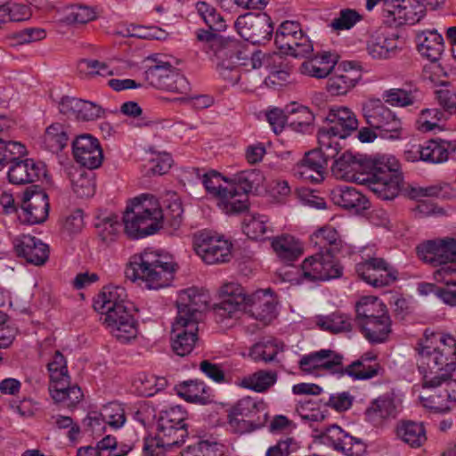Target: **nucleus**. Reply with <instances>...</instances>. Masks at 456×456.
Returning a JSON list of instances; mask_svg holds the SVG:
<instances>
[{
    "mask_svg": "<svg viewBox=\"0 0 456 456\" xmlns=\"http://www.w3.org/2000/svg\"><path fill=\"white\" fill-rule=\"evenodd\" d=\"M419 369L423 387H439L456 365V339L443 333L428 331L419 344Z\"/></svg>",
    "mask_w": 456,
    "mask_h": 456,
    "instance_id": "obj_1",
    "label": "nucleus"
},
{
    "mask_svg": "<svg viewBox=\"0 0 456 456\" xmlns=\"http://www.w3.org/2000/svg\"><path fill=\"white\" fill-rule=\"evenodd\" d=\"M123 287L109 285L102 289L94 302V309L109 332L120 343H128L137 337V326L131 314Z\"/></svg>",
    "mask_w": 456,
    "mask_h": 456,
    "instance_id": "obj_2",
    "label": "nucleus"
},
{
    "mask_svg": "<svg viewBox=\"0 0 456 456\" xmlns=\"http://www.w3.org/2000/svg\"><path fill=\"white\" fill-rule=\"evenodd\" d=\"M177 267L171 255L149 248L130 257L126 276L134 282H141L148 289H159L171 284Z\"/></svg>",
    "mask_w": 456,
    "mask_h": 456,
    "instance_id": "obj_3",
    "label": "nucleus"
},
{
    "mask_svg": "<svg viewBox=\"0 0 456 456\" xmlns=\"http://www.w3.org/2000/svg\"><path fill=\"white\" fill-rule=\"evenodd\" d=\"M122 222L128 237L141 239L159 232L164 227L165 215L156 197L142 194L129 201Z\"/></svg>",
    "mask_w": 456,
    "mask_h": 456,
    "instance_id": "obj_4",
    "label": "nucleus"
},
{
    "mask_svg": "<svg viewBox=\"0 0 456 456\" xmlns=\"http://www.w3.org/2000/svg\"><path fill=\"white\" fill-rule=\"evenodd\" d=\"M362 112L370 126L358 132V139L362 142H372L378 136L392 142L406 137L402 118L379 98L365 101L362 104Z\"/></svg>",
    "mask_w": 456,
    "mask_h": 456,
    "instance_id": "obj_5",
    "label": "nucleus"
},
{
    "mask_svg": "<svg viewBox=\"0 0 456 456\" xmlns=\"http://www.w3.org/2000/svg\"><path fill=\"white\" fill-rule=\"evenodd\" d=\"M327 126L319 130L318 143L329 157H336L341 139L358 128V119L353 110L345 106H332L326 117Z\"/></svg>",
    "mask_w": 456,
    "mask_h": 456,
    "instance_id": "obj_6",
    "label": "nucleus"
},
{
    "mask_svg": "<svg viewBox=\"0 0 456 456\" xmlns=\"http://www.w3.org/2000/svg\"><path fill=\"white\" fill-rule=\"evenodd\" d=\"M356 321L370 342H383L391 331L387 306L376 297H363L357 302Z\"/></svg>",
    "mask_w": 456,
    "mask_h": 456,
    "instance_id": "obj_7",
    "label": "nucleus"
},
{
    "mask_svg": "<svg viewBox=\"0 0 456 456\" xmlns=\"http://www.w3.org/2000/svg\"><path fill=\"white\" fill-rule=\"evenodd\" d=\"M241 53L237 51V44L231 42L224 48L216 50V56L218 60L217 69L225 79L238 80V74L230 75L235 71L239 65L250 66L251 69H258L265 66L267 69L273 63L281 62V55L277 53L265 54L256 52L249 58L241 57Z\"/></svg>",
    "mask_w": 456,
    "mask_h": 456,
    "instance_id": "obj_8",
    "label": "nucleus"
},
{
    "mask_svg": "<svg viewBox=\"0 0 456 456\" xmlns=\"http://www.w3.org/2000/svg\"><path fill=\"white\" fill-rule=\"evenodd\" d=\"M268 420L264 401H238L228 411V428L243 435L263 428Z\"/></svg>",
    "mask_w": 456,
    "mask_h": 456,
    "instance_id": "obj_9",
    "label": "nucleus"
},
{
    "mask_svg": "<svg viewBox=\"0 0 456 456\" xmlns=\"http://www.w3.org/2000/svg\"><path fill=\"white\" fill-rule=\"evenodd\" d=\"M341 267L335 260L330 250L320 251L306 257L301 264V277L293 278L290 276L291 270L283 272V281L299 283L304 281H328L338 278L341 275Z\"/></svg>",
    "mask_w": 456,
    "mask_h": 456,
    "instance_id": "obj_10",
    "label": "nucleus"
},
{
    "mask_svg": "<svg viewBox=\"0 0 456 456\" xmlns=\"http://www.w3.org/2000/svg\"><path fill=\"white\" fill-rule=\"evenodd\" d=\"M196 254L208 265L229 262L232 258V243L216 232L202 230L193 236Z\"/></svg>",
    "mask_w": 456,
    "mask_h": 456,
    "instance_id": "obj_11",
    "label": "nucleus"
},
{
    "mask_svg": "<svg viewBox=\"0 0 456 456\" xmlns=\"http://www.w3.org/2000/svg\"><path fill=\"white\" fill-rule=\"evenodd\" d=\"M275 45L285 54L294 57H306L314 46L309 38L303 33L298 22L283 21L275 34Z\"/></svg>",
    "mask_w": 456,
    "mask_h": 456,
    "instance_id": "obj_12",
    "label": "nucleus"
},
{
    "mask_svg": "<svg viewBox=\"0 0 456 456\" xmlns=\"http://www.w3.org/2000/svg\"><path fill=\"white\" fill-rule=\"evenodd\" d=\"M47 367L50 374L49 392L52 399H81L84 397L79 387L70 386L67 362L59 351L55 352Z\"/></svg>",
    "mask_w": 456,
    "mask_h": 456,
    "instance_id": "obj_13",
    "label": "nucleus"
},
{
    "mask_svg": "<svg viewBox=\"0 0 456 456\" xmlns=\"http://www.w3.org/2000/svg\"><path fill=\"white\" fill-rule=\"evenodd\" d=\"M198 323L187 312L182 311L172 325L171 339L174 352L180 356L189 354L198 340Z\"/></svg>",
    "mask_w": 456,
    "mask_h": 456,
    "instance_id": "obj_14",
    "label": "nucleus"
},
{
    "mask_svg": "<svg viewBox=\"0 0 456 456\" xmlns=\"http://www.w3.org/2000/svg\"><path fill=\"white\" fill-rule=\"evenodd\" d=\"M314 436L320 443L330 445L338 452L350 456H360L365 451L363 442L346 433L340 427L331 425L324 430H314Z\"/></svg>",
    "mask_w": 456,
    "mask_h": 456,
    "instance_id": "obj_15",
    "label": "nucleus"
},
{
    "mask_svg": "<svg viewBox=\"0 0 456 456\" xmlns=\"http://www.w3.org/2000/svg\"><path fill=\"white\" fill-rule=\"evenodd\" d=\"M358 276L374 288L392 284L397 279V271L382 258H370L356 265Z\"/></svg>",
    "mask_w": 456,
    "mask_h": 456,
    "instance_id": "obj_16",
    "label": "nucleus"
},
{
    "mask_svg": "<svg viewBox=\"0 0 456 456\" xmlns=\"http://www.w3.org/2000/svg\"><path fill=\"white\" fill-rule=\"evenodd\" d=\"M343 357L330 349H322L303 355L298 362L300 370L307 374L321 376L338 372L342 369Z\"/></svg>",
    "mask_w": 456,
    "mask_h": 456,
    "instance_id": "obj_17",
    "label": "nucleus"
},
{
    "mask_svg": "<svg viewBox=\"0 0 456 456\" xmlns=\"http://www.w3.org/2000/svg\"><path fill=\"white\" fill-rule=\"evenodd\" d=\"M420 260L436 268L456 258V238L428 240L417 247Z\"/></svg>",
    "mask_w": 456,
    "mask_h": 456,
    "instance_id": "obj_18",
    "label": "nucleus"
},
{
    "mask_svg": "<svg viewBox=\"0 0 456 456\" xmlns=\"http://www.w3.org/2000/svg\"><path fill=\"white\" fill-rule=\"evenodd\" d=\"M235 28L242 38L252 44L269 39L273 29L267 15L252 13L240 16L235 21Z\"/></svg>",
    "mask_w": 456,
    "mask_h": 456,
    "instance_id": "obj_19",
    "label": "nucleus"
},
{
    "mask_svg": "<svg viewBox=\"0 0 456 456\" xmlns=\"http://www.w3.org/2000/svg\"><path fill=\"white\" fill-rule=\"evenodd\" d=\"M218 297L219 302L215 306V312L220 317L232 318L247 310L246 293L236 282L223 284L219 289Z\"/></svg>",
    "mask_w": 456,
    "mask_h": 456,
    "instance_id": "obj_20",
    "label": "nucleus"
},
{
    "mask_svg": "<svg viewBox=\"0 0 456 456\" xmlns=\"http://www.w3.org/2000/svg\"><path fill=\"white\" fill-rule=\"evenodd\" d=\"M334 158L329 157L319 146L318 150L305 153L304 159L296 166L294 174L305 182L320 183L324 179L327 160Z\"/></svg>",
    "mask_w": 456,
    "mask_h": 456,
    "instance_id": "obj_21",
    "label": "nucleus"
},
{
    "mask_svg": "<svg viewBox=\"0 0 456 456\" xmlns=\"http://www.w3.org/2000/svg\"><path fill=\"white\" fill-rule=\"evenodd\" d=\"M362 78L360 66L354 61H343L327 81V91L332 95H345Z\"/></svg>",
    "mask_w": 456,
    "mask_h": 456,
    "instance_id": "obj_22",
    "label": "nucleus"
},
{
    "mask_svg": "<svg viewBox=\"0 0 456 456\" xmlns=\"http://www.w3.org/2000/svg\"><path fill=\"white\" fill-rule=\"evenodd\" d=\"M72 151L76 161L89 169L99 167L103 159L98 139L88 134L76 137L72 142Z\"/></svg>",
    "mask_w": 456,
    "mask_h": 456,
    "instance_id": "obj_23",
    "label": "nucleus"
},
{
    "mask_svg": "<svg viewBox=\"0 0 456 456\" xmlns=\"http://www.w3.org/2000/svg\"><path fill=\"white\" fill-rule=\"evenodd\" d=\"M366 169L365 159L361 155L350 151L342 153L334 160L331 167L333 175L340 180L363 183Z\"/></svg>",
    "mask_w": 456,
    "mask_h": 456,
    "instance_id": "obj_24",
    "label": "nucleus"
},
{
    "mask_svg": "<svg viewBox=\"0 0 456 456\" xmlns=\"http://www.w3.org/2000/svg\"><path fill=\"white\" fill-rule=\"evenodd\" d=\"M12 159L8 170L9 182L13 184H26L46 177L45 166L42 162H37L32 159L24 160Z\"/></svg>",
    "mask_w": 456,
    "mask_h": 456,
    "instance_id": "obj_25",
    "label": "nucleus"
},
{
    "mask_svg": "<svg viewBox=\"0 0 456 456\" xmlns=\"http://www.w3.org/2000/svg\"><path fill=\"white\" fill-rule=\"evenodd\" d=\"M23 222L29 224L43 223L48 216L49 201L47 194L43 191H27L21 206Z\"/></svg>",
    "mask_w": 456,
    "mask_h": 456,
    "instance_id": "obj_26",
    "label": "nucleus"
},
{
    "mask_svg": "<svg viewBox=\"0 0 456 456\" xmlns=\"http://www.w3.org/2000/svg\"><path fill=\"white\" fill-rule=\"evenodd\" d=\"M391 9H387L395 26L414 25L426 15L424 4L419 0H395Z\"/></svg>",
    "mask_w": 456,
    "mask_h": 456,
    "instance_id": "obj_27",
    "label": "nucleus"
},
{
    "mask_svg": "<svg viewBox=\"0 0 456 456\" xmlns=\"http://www.w3.org/2000/svg\"><path fill=\"white\" fill-rule=\"evenodd\" d=\"M59 110L61 113L82 121L96 120L104 115L102 108L96 103L69 96L61 100Z\"/></svg>",
    "mask_w": 456,
    "mask_h": 456,
    "instance_id": "obj_28",
    "label": "nucleus"
},
{
    "mask_svg": "<svg viewBox=\"0 0 456 456\" xmlns=\"http://www.w3.org/2000/svg\"><path fill=\"white\" fill-rule=\"evenodd\" d=\"M366 51L373 60L390 59L398 52V36L377 30L367 40Z\"/></svg>",
    "mask_w": 456,
    "mask_h": 456,
    "instance_id": "obj_29",
    "label": "nucleus"
},
{
    "mask_svg": "<svg viewBox=\"0 0 456 456\" xmlns=\"http://www.w3.org/2000/svg\"><path fill=\"white\" fill-rule=\"evenodd\" d=\"M13 244L18 256L28 263L41 265L48 259V246L33 236L21 235L14 240Z\"/></svg>",
    "mask_w": 456,
    "mask_h": 456,
    "instance_id": "obj_30",
    "label": "nucleus"
},
{
    "mask_svg": "<svg viewBox=\"0 0 456 456\" xmlns=\"http://www.w3.org/2000/svg\"><path fill=\"white\" fill-rule=\"evenodd\" d=\"M416 46L421 57L437 61L444 51L443 36L435 28H426L416 31Z\"/></svg>",
    "mask_w": 456,
    "mask_h": 456,
    "instance_id": "obj_31",
    "label": "nucleus"
},
{
    "mask_svg": "<svg viewBox=\"0 0 456 456\" xmlns=\"http://www.w3.org/2000/svg\"><path fill=\"white\" fill-rule=\"evenodd\" d=\"M380 200L395 199L403 188V176L370 175L363 182Z\"/></svg>",
    "mask_w": 456,
    "mask_h": 456,
    "instance_id": "obj_32",
    "label": "nucleus"
},
{
    "mask_svg": "<svg viewBox=\"0 0 456 456\" xmlns=\"http://www.w3.org/2000/svg\"><path fill=\"white\" fill-rule=\"evenodd\" d=\"M150 73L158 77L160 79L159 86L167 91L184 94L190 88L186 77L175 70L168 62L156 64L151 68Z\"/></svg>",
    "mask_w": 456,
    "mask_h": 456,
    "instance_id": "obj_33",
    "label": "nucleus"
},
{
    "mask_svg": "<svg viewBox=\"0 0 456 456\" xmlns=\"http://www.w3.org/2000/svg\"><path fill=\"white\" fill-rule=\"evenodd\" d=\"M247 302L249 312L256 319L268 323L274 318L277 300L270 289L256 291L247 297Z\"/></svg>",
    "mask_w": 456,
    "mask_h": 456,
    "instance_id": "obj_34",
    "label": "nucleus"
},
{
    "mask_svg": "<svg viewBox=\"0 0 456 456\" xmlns=\"http://www.w3.org/2000/svg\"><path fill=\"white\" fill-rule=\"evenodd\" d=\"M331 201L345 209L361 212L369 208L368 199L356 188L338 186L330 191Z\"/></svg>",
    "mask_w": 456,
    "mask_h": 456,
    "instance_id": "obj_35",
    "label": "nucleus"
},
{
    "mask_svg": "<svg viewBox=\"0 0 456 456\" xmlns=\"http://www.w3.org/2000/svg\"><path fill=\"white\" fill-rule=\"evenodd\" d=\"M337 62L336 55L329 52H323L305 60L301 64L299 70L305 76L322 79L327 77L332 72Z\"/></svg>",
    "mask_w": 456,
    "mask_h": 456,
    "instance_id": "obj_36",
    "label": "nucleus"
},
{
    "mask_svg": "<svg viewBox=\"0 0 456 456\" xmlns=\"http://www.w3.org/2000/svg\"><path fill=\"white\" fill-rule=\"evenodd\" d=\"M271 246L275 255L283 262H293L304 253L302 242L290 234L272 238Z\"/></svg>",
    "mask_w": 456,
    "mask_h": 456,
    "instance_id": "obj_37",
    "label": "nucleus"
},
{
    "mask_svg": "<svg viewBox=\"0 0 456 456\" xmlns=\"http://www.w3.org/2000/svg\"><path fill=\"white\" fill-rule=\"evenodd\" d=\"M207 304L206 295L195 289H188L180 295L177 315H180L182 311L187 312L188 315L193 317L196 323H199L201 312L206 309Z\"/></svg>",
    "mask_w": 456,
    "mask_h": 456,
    "instance_id": "obj_38",
    "label": "nucleus"
},
{
    "mask_svg": "<svg viewBox=\"0 0 456 456\" xmlns=\"http://www.w3.org/2000/svg\"><path fill=\"white\" fill-rule=\"evenodd\" d=\"M399 405L395 401H371L365 410V419L374 426H380L386 420L395 418Z\"/></svg>",
    "mask_w": 456,
    "mask_h": 456,
    "instance_id": "obj_39",
    "label": "nucleus"
},
{
    "mask_svg": "<svg viewBox=\"0 0 456 456\" xmlns=\"http://www.w3.org/2000/svg\"><path fill=\"white\" fill-rule=\"evenodd\" d=\"M375 357L363 355L346 367L343 373L347 374L354 380H366L379 375L380 366Z\"/></svg>",
    "mask_w": 456,
    "mask_h": 456,
    "instance_id": "obj_40",
    "label": "nucleus"
},
{
    "mask_svg": "<svg viewBox=\"0 0 456 456\" xmlns=\"http://www.w3.org/2000/svg\"><path fill=\"white\" fill-rule=\"evenodd\" d=\"M169 420H158L157 431L155 436L164 444L169 445L172 448L180 446L184 443L185 438L188 436L187 426L172 425L168 423Z\"/></svg>",
    "mask_w": 456,
    "mask_h": 456,
    "instance_id": "obj_41",
    "label": "nucleus"
},
{
    "mask_svg": "<svg viewBox=\"0 0 456 456\" xmlns=\"http://www.w3.org/2000/svg\"><path fill=\"white\" fill-rule=\"evenodd\" d=\"M398 437L411 448H419L427 441L425 426L421 422L404 421L397 427Z\"/></svg>",
    "mask_w": 456,
    "mask_h": 456,
    "instance_id": "obj_42",
    "label": "nucleus"
},
{
    "mask_svg": "<svg viewBox=\"0 0 456 456\" xmlns=\"http://www.w3.org/2000/svg\"><path fill=\"white\" fill-rule=\"evenodd\" d=\"M167 386V380L162 377L139 373L133 381L134 394L137 396L151 397L158 395Z\"/></svg>",
    "mask_w": 456,
    "mask_h": 456,
    "instance_id": "obj_43",
    "label": "nucleus"
},
{
    "mask_svg": "<svg viewBox=\"0 0 456 456\" xmlns=\"http://www.w3.org/2000/svg\"><path fill=\"white\" fill-rule=\"evenodd\" d=\"M453 142L444 140H429L422 144L423 161L433 164L445 162L449 158V152L454 150Z\"/></svg>",
    "mask_w": 456,
    "mask_h": 456,
    "instance_id": "obj_44",
    "label": "nucleus"
},
{
    "mask_svg": "<svg viewBox=\"0 0 456 456\" xmlns=\"http://www.w3.org/2000/svg\"><path fill=\"white\" fill-rule=\"evenodd\" d=\"M217 206L228 215L240 213L248 208V196L238 191L232 184H229L224 193L217 200Z\"/></svg>",
    "mask_w": 456,
    "mask_h": 456,
    "instance_id": "obj_45",
    "label": "nucleus"
},
{
    "mask_svg": "<svg viewBox=\"0 0 456 456\" xmlns=\"http://www.w3.org/2000/svg\"><path fill=\"white\" fill-rule=\"evenodd\" d=\"M296 411L305 423L313 426L314 423L326 419L328 405L322 401H299L296 406Z\"/></svg>",
    "mask_w": 456,
    "mask_h": 456,
    "instance_id": "obj_46",
    "label": "nucleus"
},
{
    "mask_svg": "<svg viewBox=\"0 0 456 456\" xmlns=\"http://www.w3.org/2000/svg\"><path fill=\"white\" fill-rule=\"evenodd\" d=\"M284 345L277 339H264L256 343L249 350V357L255 362H270L283 351Z\"/></svg>",
    "mask_w": 456,
    "mask_h": 456,
    "instance_id": "obj_47",
    "label": "nucleus"
},
{
    "mask_svg": "<svg viewBox=\"0 0 456 456\" xmlns=\"http://www.w3.org/2000/svg\"><path fill=\"white\" fill-rule=\"evenodd\" d=\"M445 119L444 114L438 109H425L419 114L416 128L422 133L440 132L444 129Z\"/></svg>",
    "mask_w": 456,
    "mask_h": 456,
    "instance_id": "obj_48",
    "label": "nucleus"
},
{
    "mask_svg": "<svg viewBox=\"0 0 456 456\" xmlns=\"http://www.w3.org/2000/svg\"><path fill=\"white\" fill-rule=\"evenodd\" d=\"M242 231L250 240H260L271 231L269 218L261 214H248L243 219Z\"/></svg>",
    "mask_w": 456,
    "mask_h": 456,
    "instance_id": "obj_49",
    "label": "nucleus"
},
{
    "mask_svg": "<svg viewBox=\"0 0 456 456\" xmlns=\"http://www.w3.org/2000/svg\"><path fill=\"white\" fill-rule=\"evenodd\" d=\"M315 323L321 330L332 333L348 332L352 330L351 318L341 313L317 316Z\"/></svg>",
    "mask_w": 456,
    "mask_h": 456,
    "instance_id": "obj_50",
    "label": "nucleus"
},
{
    "mask_svg": "<svg viewBox=\"0 0 456 456\" xmlns=\"http://www.w3.org/2000/svg\"><path fill=\"white\" fill-rule=\"evenodd\" d=\"M276 381V372L259 370L240 379L239 385L244 388L262 393L273 386Z\"/></svg>",
    "mask_w": 456,
    "mask_h": 456,
    "instance_id": "obj_51",
    "label": "nucleus"
},
{
    "mask_svg": "<svg viewBox=\"0 0 456 456\" xmlns=\"http://www.w3.org/2000/svg\"><path fill=\"white\" fill-rule=\"evenodd\" d=\"M287 112L288 126L296 132H307L314 119V114L305 106L287 108Z\"/></svg>",
    "mask_w": 456,
    "mask_h": 456,
    "instance_id": "obj_52",
    "label": "nucleus"
},
{
    "mask_svg": "<svg viewBox=\"0 0 456 456\" xmlns=\"http://www.w3.org/2000/svg\"><path fill=\"white\" fill-rule=\"evenodd\" d=\"M372 173L370 175L403 176L399 160L393 155H378L370 160Z\"/></svg>",
    "mask_w": 456,
    "mask_h": 456,
    "instance_id": "obj_53",
    "label": "nucleus"
},
{
    "mask_svg": "<svg viewBox=\"0 0 456 456\" xmlns=\"http://www.w3.org/2000/svg\"><path fill=\"white\" fill-rule=\"evenodd\" d=\"M71 187L79 198H88L94 194L95 183L90 172L77 170L71 175Z\"/></svg>",
    "mask_w": 456,
    "mask_h": 456,
    "instance_id": "obj_54",
    "label": "nucleus"
},
{
    "mask_svg": "<svg viewBox=\"0 0 456 456\" xmlns=\"http://www.w3.org/2000/svg\"><path fill=\"white\" fill-rule=\"evenodd\" d=\"M201 182L207 192L218 200L231 184V180L223 176L215 170L205 173L201 177Z\"/></svg>",
    "mask_w": 456,
    "mask_h": 456,
    "instance_id": "obj_55",
    "label": "nucleus"
},
{
    "mask_svg": "<svg viewBox=\"0 0 456 456\" xmlns=\"http://www.w3.org/2000/svg\"><path fill=\"white\" fill-rule=\"evenodd\" d=\"M68 140L65 127L59 123L49 126L44 135V143L52 151H61L67 145Z\"/></svg>",
    "mask_w": 456,
    "mask_h": 456,
    "instance_id": "obj_56",
    "label": "nucleus"
},
{
    "mask_svg": "<svg viewBox=\"0 0 456 456\" xmlns=\"http://www.w3.org/2000/svg\"><path fill=\"white\" fill-rule=\"evenodd\" d=\"M386 106L405 108L414 103V95L411 91L403 88H390L382 93V100Z\"/></svg>",
    "mask_w": 456,
    "mask_h": 456,
    "instance_id": "obj_57",
    "label": "nucleus"
},
{
    "mask_svg": "<svg viewBox=\"0 0 456 456\" xmlns=\"http://www.w3.org/2000/svg\"><path fill=\"white\" fill-rule=\"evenodd\" d=\"M196 9L199 15L210 29L215 31L225 30V20L221 14L216 12L215 7L204 1H200L196 4Z\"/></svg>",
    "mask_w": 456,
    "mask_h": 456,
    "instance_id": "obj_58",
    "label": "nucleus"
},
{
    "mask_svg": "<svg viewBox=\"0 0 456 456\" xmlns=\"http://www.w3.org/2000/svg\"><path fill=\"white\" fill-rule=\"evenodd\" d=\"M97 18L94 8L86 5H72L65 10L63 21L70 25L86 24Z\"/></svg>",
    "mask_w": 456,
    "mask_h": 456,
    "instance_id": "obj_59",
    "label": "nucleus"
},
{
    "mask_svg": "<svg viewBox=\"0 0 456 456\" xmlns=\"http://www.w3.org/2000/svg\"><path fill=\"white\" fill-rule=\"evenodd\" d=\"M177 395L183 399H206L210 389L203 381L188 380L175 387Z\"/></svg>",
    "mask_w": 456,
    "mask_h": 456,
    "instance_id": "obj_60",
    "label": "nucleus"
},
{
    "mask_svg": "<svg viewBox=\"0 0 456 456\" xmlns=\"http://www.w3.org/2000/svg\"><path fill=\"white\" fill-rule=\"evenodd\" d=\"M95 227L97 228L99 235L105 241H110L119 233L121 224L118 216L109 214L107 216L99 217Z\"/></svg>",
    "mask_w": 456,
    "mask_h": 456,
    "instance_id": "obj_61",
    "label": "nucleus"
},
{
    "mask_svg": "<svg viewBox=\"0 0 456 456\" xmlns=\"http://www.w3.org/2000/svg\"><path fill=\"white\" fill-rule=\"evenodd\" d=\"M311 240L317 246L321 251L330 250V247L337 248L340 242L338 232L331 226H325L311 236Z\"/></svg>",
    "mask_w": 456,
    "mask_h": 456,
    "instance_id": "obj_62",
    "label": "nucleus"
},
{
    "mask_svg": "<svg viewBox=\"0 0 456 456\" xmlns=\"http://www.w3.org/2000/svg\"><path fill=\"white\" fill-rule=\"evenodd\" d=\"M26 152L25 146L19 142L0 139V170L4 168L9 161Z\"/></svg>",
    "mask_w": 456,
    "mask_h": 456,
    "instance_id": "obj_63",
    "label": "nucleus"
},
{
    "mask_svg": "<svg viewBox=\"0 0 456 456\" xmlns=\"http://www.w3.org/2000/svg\"><path fill=\"white\" fill-rule=\"evenodd\" d=\"M173 159L167 152L159 153L152 158L144 167L146 175H161L166 174L172 167Z\"/></svg>",
    "mask_w": 456,
    "mask_h": 456,
    "instance_id": "obj_64",
    "label": "nucleus"
}]
</instances>
